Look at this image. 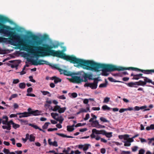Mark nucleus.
Returning <instances> with one entry per match:
<instances>
[{
    "label": "nucleus",
    "instance_id": "60",
    "mask_svg": "<svg viewBox=\"0 0 154 154\" xmlns=\"http://www.w3.org/2000/svg\"><path fill=\"white\" fill-rule=\"evenodd\" d=\"M17 115H18V114H17V113L16 114H11L10 116V117L11 118H13V117H17Z\"/></svg>",
    "mask_w": 154,
    "mask_h": 154
},
{
    "label": "nucleus",
    "instance_id": "56",
    "mask_svg": "<svg viewBox=\"0 0 154 154\" xmlns=\"http://www.w3.org/2000/svg\"><path fill=\"white\" fill-rule=\"evenodd\" d=\"M90 118V115L89 114H87L86 115L85 118L84 119L85 120H87Z\"/></svg>",
    "mask_w": 154,
    "mask_h": 154
},
{
    "label": "nucleus",
    "instance_id": "39",
    "mask_svg": "<svg viewBox=\"0 0 154 154\" xmlns=\"http://www.w3.org/2000/svg\"><path fill=\"white\" fill-rule=\"evenodd\" d=\"M107 85V83H102L100 84L99 86V87L100 88H105L106 87Z\"/></svg>",
    "mask_w": 154,
    "mask_h": 154
},
{
    "label": "nucleus",
    "instance_id": "61",
    "mask_svg": "<svg viewBox=\"0 0 154 154\" xmlns=\"http://www.w3.org/2000/svg\"><path fill=\"white\" fill-rule=\"evenodd\" d=\"M2 128L3 129H6L8 130H10V128H9L6 125H3L2 126Z\"/></svg>",
    "mask_w": 154,
    "mask_h": 154
},
{
    "label": "nucleus",
    "instance_id": "34",
    "mask_svg": "<svg viewBox=\"0 0 154 154\" xmlns=\"http://www.w3.org/2000/svg\"><path fill=\"white\" fill-rule=\"evenodd\" d=\"M100 119L101 121L104 122H109V121L107 120L106 118L102 117H101Z\"/></svg>",
    "mask_w": 154,
    "mask_h": 154
},
{
    "label": "nucleus",
    "instance_id": "2",
    "mask_svg": "<svg viewBox=\"0 0 154 154\" xmlns=\"http://www.w3.org/2000/svg\"><path fill=\"white\" fill-rule=\"evenodd\" d=\"M77 67H80L84 69L91 70L98 72L100 71L99 69H102L103 72L102 75L103 76H107L108 74L107 72H111L114 71H124V67L119 66L112 64H106L98 63L93 60H86L79 58L76 63Z\"/></svg>",
    "mask_w": 154,
    "mask_h": 154
},
{
    "label": "nucleus",
    "instance_id": "43",
    "mask_svg": "<svg viewBox=\"0 0 154 154\" xmlns=\"http://www.w3.org/2000/svg\"><path fill=\"white\" fill-rule=\"evenodd\" d=\"M99 132V130H97L96 129H93L92 130V133H93L94 134V133H95L96 134H98V133H99L98 132Z\"/></svg>",
    "mask_w": 154,
    "mask_h": 154
},
{
    "label": "nucleus",
    "instance_id": "30",
    "mask_svg": "<svg viewBox=\"0 0 154 154\" xmlns=\"http://www.w3.org/2000/svg\"><path fill=\"white\" fill-rule=\"evenodd\" d=\"M90 76H91V75L88 74L86 73H84L83 75H82V77H83V78H89V79H91L89 78Z\"/></svg>",
    "mask_w": 154,
    "mask_h": 154
},
{
    "label": "nucleus",
    "instance_id": "10",
    "mask_svg": "<svg viewBox=\"0 0 154 154\" xmlns=\"http://www.w3.org/2000/svg\"><path fill=\"white\" fill-rule=\"evenodd\" d=\"M143 79L144 81L140 80L141 86H144L147 83H151V82H152V80L147 77H144Z\"/></svg>",
    "mask_w": 154,
    "mask_h": 154
},
{
    "label": "nucleus",
    "instance_id": "41",
    "mask_svg": "<svg viewBox=\"0 0 154 154\" xmlns=\"http://www.w3.org/2000/svg\"><path fill=\"white\" fill-rule=\"evenodd\" d=\"M41 92L42 93V94L44 95H45L48 94H50V92L48 91H41Z\"/></svg>",
    "mask_w": 154,
    "mask_h": 154
},
{
    "label": "nucleus",
    "instance_id": "50",
    "mask_svg": "<svg viewBox=\"0 0 154 154\" xmlns=\"http://www.w3.org/2000/svg\"><path fill=\"white\" fill-rule=\"evenodd\" d=\"M92 110H97L99 111L100 110V108L99 107H93L91 108Z\"/></svg>",
    "mask_w": 154,
    "mask_h": 154
},
{
    "label": "nucleus",
    "instance_id": "14",
    "mask_svg": "<svg viewBox=\"0 0 154 154\" xmlns=\"http://www.w3.org/2000/svg\"><path fill=\"white\" fill-rule=\"evenodd\" d=\"M63 71V74L64 75L67 76H72V75H75V73L72 72L70 71H68L66 70H64Z\"/></svg>",
    "mask_w": 154,
    "mask_h": 154
},
{
    "label": "nucleus",
    "instance_id": "49",
    "mask_svg": "<svg viewBox=\"0 0 154 154\" xmlns=\"http://www.w3.org/2000/svg\"><path fill=\"white\" fill-rule=\"evenodd\" d=\"M58 98L62 100H65L66 99V97L63 95L59 96Z\"/></svg>",
    "mask_w": 154,
    "mask_h": 154
},
{
    "label": "nucleus",
    "instance_id": "64",
    "mask_svg": "<svg viewBox=\"0 0 154 154\" xmlns=\"http://www.w3.org/2000/svg\"><path fill=\"white\" fill-rule=\"evenodd\" d=\"M87 129L86 128H85L82 129H80L79 131L81 132H83L87 131Z\"/></svg>",
    "mask_w": 154,
    "mask_h": 154
},
{
    "label": "nucleus",
    "instance_id": "11",
    "mask_svg": "<svg viewBox=\"0 0 154 154\" xmlns=\"http://www.w3.org/2000/svg\"><path fill=\"white\" fill-rule=\"evenodd\" d=\"M127 86L129 87H135V88H137V86H135L136 85H141V84H140V81L138 82H130L128 83H126Z\"/></svg>",
    "mask_w": 154,
    "mask_h": 154
},
{
    "label": "nucleus",
    "instance_id": "32",
    "mask_svg": "<svg viewBox=\"0 0 154 154\" xmlns=\"http://www.w3.org/2000/svg\"><path fill=\"white\" fill-rule=\"evenodd\" d=\"M66 109V108L65 107L60 108H60L59 109L58 112L60 113H63L65 112Z\"/></svg>",
    "mask_w": 154,
    "mask_h": 154
},
{
    "label": "nucleus",
    "instance_id": "26",
    "mask_svg": "<svg viewBox=\"0 0 154 154\" xmlns=\"http://www.w3.org/2000/svg\"><path fill=\"white\" fill-rule=\"evenodd\" d=\"M105 134L104 135H105L106 137L110 138L112 137V132H107L106 131L105 133Z\"/></svg>",
    "mask_w": 154,
    "mask_h": 154
},
{
    "label": "nucleus",
    "instance_id": "45",
    "mask_svg": "<svg viewBox=\"0 0 154 154\" xmlns=\"http://www.w3.org/2000/svg\"><path fill=\"white\" fill-rule=\"evenodd\" d=\"M105 131L104 130H101L100 131H99L98 134H102L103 135H104L105 134Z\"/></svg>",
    "mask_w": 154,
    "mask_h": 154
},
{
    "label": "nucleus",
    "instance_id": "4",
    "mask_svg": "<svg viewBox=\"0 0 154 154\" xmlns=\"http://www.w3.org/2000/svg\"><path fill=\"white\" fill-rule=\"evenodd\" d=\"M134 70L136 71H140L143 73L145 74H151L152 72H154V69L145 70L140 69L137 68L131 67H124V70Z\"/></svg>",
    "mask_w": 154,
    "mask_h": 154
},
{
    "label": "nucleus",
    "instance_id": "3",
    "mask_svg": "<svg viewBox=\"0 0 154 154\" xmlns=\"http://www.w3.org/2000/svg\"><path fill=\"white\" fill-rule=\"evenodd\" d=\"M10 20L8 17L0 16V33H3L5 35L10 37V39L12 42L15 43H17V46H20L21 41L19 35L15 31H11L14 30V28L9 26L4 25L2 23L9 22Z\"/></svg>",
    "mask_w": 154,
    "mask_h": 154
},
{
    "label": "nucleus",
    "instance_id": "9",
    "mask_svg": "<svg viewBox=\"0 0 154 154\" xmlns=\"http://www.w3.org/2000/svg\"><path fill=\"white\" fill-rule=\"evenodd\" d=\"M82 78L80 76H74L72 77V82L74 83H80L82 82Z\"/></svg>",
    "mask_w": 154,
    "mask_h": 154
},
{
    "label": "nucleus",
    "instance_id": "35",
    "mask_svg": "<svg viewBox=\"0 0 154 154\" xmlns=\"http://www.w3.org/2000/svg\"><path fill=\"white\" fill-rule=\"evenodd\" d=\"M90 145L89 144H85L83 147V150L84 151H86L89 148V147Z\"/></svg>",
    "mask_w": 154,
    "mask_h": 154
},
{
    "label": "nucleus",
    "instance_id": "58",
    "mask_svg": "<svg viewBox=\"0 0 154 154\" xmlns=\"http://www.w3.org/2000/svg\"><path fill=\"white\" fill-rule=\"evenodd\" d=\"M106 151V149L104 148H102L100 149V152L102 154L105 153Z\"/></svg>",
    "mask_w": 154,
    "mask_h": 154
},
{
    "label": "nucleus",
    "instance_id": "8",
    "mask_svg": "<svg viewBox=\"0 0 154 154\" xmlns=\"http://www.w3.org/2000/svg\"><path fill=\"white\" fill-rule=\"evenodd\" d=\"M28 111L29 112L30 116H31V115L34 116H38L40 115V114L41 113V111H39L38 110L32 111V109L31 108H29L28 109Z\"/></svg>",
    "mask_w": 154,
    "mask_h": 154
},
{
    "label": "nucleus",
    "instance_id": "13",
    "mask_svg": "<svg viewBox=\"0 0 154 154\" xmlns=\"http://www.w3.org/2000/svg\"><path fill=\"white\" fill-rule=\"evenodd\" d=\"M17 114H18V115H20L19 116V117L20 118L30 116L29 112L28 111V112H24L22 113H17Z\"/></svg>",
    "mask_w": 154,
    "mask_h": 154
},
{
    "label": "nucleus",
    "instance_id": "36",
    "mask_svg": "<svg viewBox=\"0 0 154 154\" xmlns=\"http://www.w3.org/2000/svg\"><path fill=\"white\" fill-rule=\"evenodd\" d=\"M8 40L7 38L0 37V42H6Z\"/></svg>",
    "mask_w": 154,
    "mask_h": 154
},
{
    "label": "nucleus",
    "instance_id": "25",
    "mask_svg": "<svg viewBox=\"0 0 154 154\" xmlns=\"http://www.w3.org/2000/svg\"><path fill=\"white\" fill-rule=\"evenodd\" d=\"M19 121L21 122V123L24 125H27L29 124L28 123V121L27 120H23V119H19Z\"/></svg>",
    "mask_w": 154,
    "mask_h": 154
},
{
    "label": "nucleus",
    "instance_id": "22",
    "mask_svg": "<svg viewBox=\"0 0 154 154\" xmlns=\"http://www.w3.org/2000/svg\"><path fill=\"white\" fill-rule=\"evenodd\" d=\"M26 84L24 82H21L19 84V86L20 89H24L26 87Z\"/></svg>",
    "mask_w": 154,
    "mask_h": 154
},
{
    "label": "nucleus",
    "instance_id": "42",
    "mask_svg": "<svg viewBox=\"0 0 154 154\" xmlns=\"http://www.w3.org/2000/svg\"><path fill=\"white\" fill-rule=\"evenodd\" d=\"M19 82V80L18 79H14L13 81V83L14 84H16Z\"/></svg>",
    "mask_w": 154,
    "mask_h": 154
},
{
    "label": "nucleus",
    "instance_id": "7",
    "mask_svg": "<svg viewBox=\"0 0 154 154\" xmlns=\"http://www.w3.org/2000/svg\"><path fill=\"white\" fill-rule=\"evenodd\" d=\"M51 116L54 119L56 120L57 121H59L60 124H62L63 121L64 120L63 118L61 116H60V118H56V116H58L59 115V114L56 113H51Z\"/></svg>",
    "mask_w": 154,
    "mask_h": 154
},
{
    "label": "nucleus",
    "instance_id": "29",
    "mask_svg": "<svg viewBox=\"0 0 154 154\" xmlns=\"http://www.w3.org/2000/svg\"><path fill=\"white\" fill-rule=\"evenodd\" d=\"M50 124V123L49 122H46L45 123L44 125L42 127V128L43 129H46L47 128L48 125Z\"/></svg>",
    "mask_w": 154,
    "mask_h": 154
},
{
    "label": "nucleus",
    "instance_id": "33",
    "mask_svg": "<svg viewBox=\"0 0 154 154\" xmlns=\"http://www.w3.org/2000/svg\"><path fill=\"white\" fill-rule=\"evenodd\" d=\"M123 142L125 143L124 144V146H129L131 145L130 143L129 142V141H128V140H127L126 141H124Z\"/></svg>",
    "mask_w": 154,
    "mask_h": 154
},
{
    "label": "nucleus",
    "instance_id": "19",
    "mask_svg": "<svg viewBox=\"0 0 154 154\" xmlns=\"http://www.w3.org/2000/svg\"><path fill=\"white\" fill-rule=\"evenodd\" d=\"M10 122L11 123L13 128L15 129H16L20 127V125H19L15 123L12 120H11Z\"/></svg>",
    "mask_w": 154,
    "mask_h": 154
},
{
    "label": "nucleus",
    "instance_id": "59",
    "mask_svg": "<svg viewBox=\"0 0 154 154\" xmlns=\"http://www.w3.org/2000/svg\"><path fill=\"white\" fill-rule=\"evenodd\" d=\"M26 95L27 96H31L32 97H35V95L33 94L28 93L26 94Z\"/></svg>",
    "mask_w": 154,
    "mask_h": 154
},
{
    "label": "nucleus",
    "instance_id": "5",
    "mask_svg": "<svg viewBox=\"0 0 154 154\" xmlns=\"http://www.w3.org/2000/svg\"><path fill=\"white\" fill-rule=\"evenodd\" d=\"M31 62L32 65L35 66L40 65L44 64L50 65V63L48 62L43 60H39L38 61L36 60H32Z\"/></svg>",
    "mask_w": 154,
    "mask_h": 154
},
{
    "label": "nucleus",
    "instance_id": "62",
    "mask_svg": "<svg viewBox=\"0 0 154 154\" xmlns=\"http://www.w3.org/2000/svg\"><path fill=\"white\" fill-rule=\"evenodd\" d=\"M13 106L14 109H17L19 107L18 105L16 103H14Z\"/></svg>",
    "mask_w": 154,
    "mask_h": 154
},
{
    "label": "nucleus",
    "instance_id": "46",
    "mask_svg": "<svg viewBox=\"0 0 154 154\" xmlns=\"http://www.w3.org/2000/svg\"><path fill=\"white\" fill-rule=\"evenodd\" d=\"M3 152L5 154H8V153H9V151L8 149H6L5 148H4V149Z\"/></svg>",
    "mask_w": 154,
    "mask_h": 154
},
{
    "label": "nucleus",
    "instance_id": "23",
    "mask_svg": "<svg viewBox=\"0 0 154 154\" xmlns=\"http://www.w3.org/2000/svg\"><path fill=\"white\" fill-rule=\"evenodd\" d=\"M35 137L33 136L32 134H31L29 135V140L30 142L34 141L35 139Z\"/></svg>",
    "mask_w": 154,
    "mask_h": 154
},
{
    "label": "nucleus",
    "instance_id": "53",
    "mask_svg": "<svg viewBox=\"0 0 154 154\" xmlns=\"http://www.w3.org/2000/svg\"><path fill=\"white\" fill-rule=\"evenodd\" d=\"M131 153L130 151H122L121 153V154H130Z\"/></svg>",
    "mask_w": 154,
    "mask_h": 154
},
{
    "label": "nucleus",
    "instance_id": "15",
    "mask_svg": "<svg viewBox=\"0 0 154 154\" xmlns=\"http://www.w3.org/2000/svg\"><path fill=\"white\" fill-rule=\"evenodd\" d=\"M48 142L50 145L53 146L55 147L58 146L57 143L56 141L53 142L51 141V139L50 138L48 139Z\"/></svg>",
    "mask_w": 154,
    "mask_h": 154
},
{
    "label": "nucleus",
    "instance_id": "47",
    "mask_svg": "<svg viewBox=\"0 0 154 154\" xmlns=\"http://www.w3.org/2000/svg\"><path fill=\"white\" fill-rule=\"evenodd\" d=\"M129 137V135L128 134L124 135L123 139H124V140H126L127 141L128 139V138Z\"/></svg>",
    "mask_w": 154,
    "mask_h": 154
},
{
    "label": "nucleus",
    "instance_id": "51",
    "mask_svg": "<svg viewBox=\"0 0 154 154\" xmlns=\"http://www.w3.org/2000/svg\"><path fill=\"white\" fill-rule=\"evenodd\" d=\"M108 79L111 82H118V81H116L114 79H113V78L111 77H109L108 78Z\"/></svg>",
    "mask_w": 154,
    "mask_h": 154
},
{
    "label": "nucleus",
    "instance_id": "38",
    "mask_svg": "<svg viewBox=\"0 0 154 154\" xmlns=\"http://www.w3.org/2000/svg\"><path fill=\"white\" fill-rule=\"evenodd\" d=\"M110 100V98L108 97H106L104 99L103 101V103H107Z\"/></svg>",
    "mask_w": 154,
    "mask_h": 154
},
{
    "label": "nucleus",
    "instance_id": "17",
    "mask_svg": "<svg viewBox=\"0 0 154 154\" xmlns=\"http://www.w3.org/2000/svg\"><path fill=\"white\" fill-rule=\"evenodd\" d=\"M52 78V79L54 80V82L55 84H57L58 82H61V79H60L56 76L53 77Z\"/></svg>",
    "mask_w": 154,
    "mask_h": 154
},
{
    "label": "nucleus",
    "instance_id": "63",
    "mask_svg": "<svg viewBox=\"0 0 154 154\" xmlns=\"http://www.w3.org/2000/svg\"><path fill=\"white\" fill-rule=\"evenodd\" d=\"M88 99H85L83 101V103L85 104H88Z\"/></svg>",
    "mask_w": 154,
    "mask_h": 154
},
{
    "label": "nucleus",
    "instance_id": "12",
    "mask_svg": "<svg viewBox=\"0 0 154 154\" xmlns=\"http://www.w3.org/2000/svg\"><path fill=\"white\" fill-rule=\"evenodd\" d=\"M143 74L142 73H140L139 74L134 75L132 73L131 74V76H133L132 78V79H134L136 80H138L140 78H143L144 77L142 76Z\"/></svg>",
    "mask_w": 154,
    "mask_h": 154
},
{
    "label": "nucleus",
    "instance_id": "18",
    "mask_svg": "<svg viewBox=\"0 0 154 154\" xmlns=\"http://www.w3.org/2000/svg\"><path fill=\"white\" fill-rule=\"evenodd\" d=\"M56 134L59 135L60 136L63 137H67L68 138H73L74 137L72 136H67L66 135L64 134H63L56 133Z\"/></svg>",
    "mask_w": 154,
    "mask_h": 154
},
{
    "label": "nucleus",
    "instance_id": "20",
    "mask_svg": "<svg viewBox=\"0 0 154 154\" xmlns=\"http://www.w3.org/2000/svg\"><path fill=\"white\" fill-rule=\"evenodd\" d=\"M92 125L93 127L96 128H99V127L98 126H101L99 124L97 120L93 122Z\"/></svg>",
    "mask_w": 154,
    "mask_h": 154
},
{
    "label": "nucleus",
    "instance_id": "54",
    "mask_svg": "<svg viewBox=\"0 0 154 154\" xmlns=\"http://www.w3.org/2000/svg\"><path fill=\"white\" fill-rule=\"evenodd\" d=\"M29 78L30 79V81L32 82L35 83V81L33 79V77L32 76H30L29 77Z\"/></svg>",
    "mask_w": 154,
    "mask_h": 154
},
{
    "label": "nucleus",
    "instance_id": "24",
    "mask_svg": "<svg viewBox=\"0 0 154 154\" xmlns=\"http://www.w3.org/2000/svg\"><path fill=\"white\" fill-rule=\"evenodd\" d=\"M102 109L104 111L109 110L111 108L108 107L106 105H104L102 106Z\"/></svg>",
    "mask_w": 154,
    "mask_h": 154
},
{
    "label": "nucleus",
    "instance_id": "27",
    "mask_svg": "<svg viewBox=\"0 0 154 154\" xmlns=\"http://www.w3.org/2000/svg\"><path fill=\"white\" fill-rule=\"evenodd\" d=\"M28 125L29 126H31L36 129H38L39 130L40 128L37 125H34L33 124L29 123V124Z\"/></svg>",
    "mask_w": 154,
    "mask_h": 154
},
{
    "label": "nucleus",
    "instance_id": "37",
    "mask_svg": "<svg viewBox=\"0 0 154 154\" xmlns=\"http://www.w3.org/2000/svg\"><path fill=\"white\" fill-rule=\"evenodd\" d=\"M70 149H71V148L69 147H68L67 148V149L66 150L65 149H64L63 151V153H65L66 154L69 153L68 152H69Z\"/></svg>",
    "mask_w": 154,
    "mask_h": 154
},
{
    "label": "nucleus",
    "instance_id": "44",
    "mask_svg": "<svg viewBox=\"0 0 154 154\" xmlns=\"http://www.w3.org/2000/svg\"><path fill=\"white\" fill-rule=\"evenodd\" d=\"M138 147L137 146H134L131 148L132 151L134 152H136L138 149Z\"/></svg>",
    "mask_w": 154,
    "mask_h": 154
},
{
    "label": "nucleus",
    "instance_id": "57",
    "mask_svg": "<svg viewBox=\"0 0 154 154\" xmlns=\"http://www.w3.org/2000/svg\"><path fill=\"white\" fill-rule=\"evenodd\" d=\"M71 96L73 98H75L77 96V94L76 93H72Z\"/></svg>",
    "mask_w": 154,
    "mask_h": 154
},
{
    "label": "nucleus",
    "instance_id": "6",
    "mask_svg": "<svg viewBox=\"0 0 154 154\" xmlns=\"http://www.w3.org/2000/svg\"><path fill=\"white\" fill-rule=\"evenodd\" d=\"M94 82L93 83H86L84 85V86L89 87L92 89H95L97 88V86L98 79L95 78L94 79Z\"/></svg>",
    "mask_w": 154,
    "mask_h": 154
},
{
    "label": "nucleus",
    "instance_id": "21",
    "mask_svg": "<svg viewBox=\"0 0 154 154\" xmlns=\"http://www.w3.org/2000/svg\"><path fill=\"white\" fill-rule=\"evenodd\" d=\"M29 34H30V36L34 40H36L38 38V37L37 35L32 34L31 32H29Z\"/></svg>",
    "mask_w": 154,
    "mask_h": 154
},
{
    "label": "nucleus",
    "instance_id": "1",
    "mask_svg": "<svg viewBox=\"0 0 154 154\" xmlns=\"http://www.w3.org/2000/svg\"><path fill=\"white\" fill-rule=\"evenodd\" d=\"M20 40L21 45L17 46L19 47L22 46L23 50L28 51L36 57L51 56L63 59L73 64H76L79 59L73 55H66L60 50L52 49L53 48L52 45L45 44L43 45V46H31L23 44V40L21 38Z\"/></svg>",
    "mask_w": 154,
    "mask_h": 154
},
{
    "label": "nucleus",
    "instance_id": "16",
    "mask_svg": "<svg viewBox=\"0 0 154 154\" xmlns=\"http://www.w3.org/2000/svg\"><path fill=\"white\" fill-rule=\"evenodd\" d=\"M75 126L74 124L73 125L71 126L68 125L67 126V131L69 132H72L74 130V127Z\"/></svg>",
    "mask_w": 154,
    "mask_h": 154
},
{
    "label": "nucleus",
    "instance_id": "48",
    "mask_svg": "<svg viewBox=\"0 0 154 154\" xmlns=\"http://www.w3.org/2000/svg\"><path fill=\"white\" fill-rule=\"evenodd\" d=\"M154 138H151L148 139V140H149L148 143L149 145H150L152 143L153 141H154Z\"/></svg>",
    "mask_w": 154,
    "mask_h": 154
},
{
    "label": "nucleus",
    "instance_id": "52",
    "mask_svg": "<svg viewBox=\"0 0 154 154\" xmlns=\"http://www.w3.org/2000/svg\"><path fill=\"white\" fill-rule=\"evenodd\" d=\"M10 121H8L7 123L5 124V125H7V126H8V127L9 128H10V129H11V123L10 122Z\"/></svg>",
    "mask_w": 154,
    "mask_h": 154
},
{
    "label": "nucleus",
    "instance_id": "40",
    "mask_svg": "<svg viewBox=\"0 0 154 154\" xmlns=\"http://www.w3.org/2000/svg\"><path fill=\"white\" fill-rule=\"evenodd\" d=\"M145 150L143 149H141L139 150L138 154H145Z\"/></svg>",
    "mask_w": 154,
    "mask_h": 154
},
{
    "label": "nucleus",
    "instance_id": "31",
    "mask_svg": "<svg viewBox=\"0 0 154 154\" xmlns=\"http://www.w3.org/2000/svg\"><path fill=\"white\" fill-rule=\"evenodd\" d=\"M50 66H51V67L52 69L55 68V69H57V70H60V67L57 64H54L53 65H52L50 64Z\"/></svg>",
    "mask_w": 154,
    "mask_h": 154
},
{
    "label": "nucleus",
    "instance_id": "55",
    "mask_svg": "<svg viewBox=\"0 0 154 154\" xmlns=\"http://www.w3.org/2000/svg\"><path fill=\"white\" fill-rule=\"evenodd\" d=\"M32 88H29L27 89V92L28 93H29L32 92Z\"/></svg>",
    "mask_w": 154,
    "mask_h": 154
},
{
    "label": "nucleus",
    "instance_id": "28",
    "mask_svg": "<svg viewBox=\"0 0 154 154\" xmlns=\"http://www.w3.org/2000/svg\"><path fill=\"white\" fill-rule=\"evenodd\" d=\"M59 108H60V106L58 105H56L54 106V108H51V109L54 111L56 112L57 110H59Z\"/></svg>",
    "mask_w": 154,
    "mask_h": 154
}]
</instances>
